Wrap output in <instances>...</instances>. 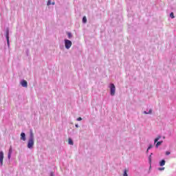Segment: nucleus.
<instances>
[{
	"label": "nucleus",
	"mask_w": 176,
	"mask_h": 176,
	"mask_svg": "<svg viewBox=\"0 0 176 176\" xmlns=\"http://www.w3.org/2000/svg\"><path fill=\"white\" fill-rule=\"evenodd\" d=\"M116 91V87L114 84L110 85V94L111 96H115V93Z\"/></svg>",
	"instance_id": "f257e3e1"
},
{
	"label": "nucleus",
	"mask_w": 176,
	"mask_h": 176,
	"mask_svg": "<svg viewBox=\"0 0 176 176\" xmlns=\"http://www.w3.org/2000/svg\"><path fill=\"white\" fill-rule=\"evenodd\" d=\"M65 46L67 49H69L72 46V42L69 40H65Z\"/></svg>",
	"instance_id": "f03ea898"
},
{
	"label": "nucleus",
	"mask_w": 176,
	"mask_h": 176,
	"mask_svg": "<svg viewBox=\"0 0 176 176\" xmlns=\"http://www.w3.org/2000/svg\"><path fill=\"white\" fill-rule=\"evenodd\" d=\"M34 140L32 139H29L28 142V148H29V149H31V148L34 147Z\"/></svg>",
	"instance_id": "7ed1b4c3"
},
{
	"label": "nucleus",
	"mask_w": 176,
	"mask_h": 176,
	"mask_svg": "<svg viewBox=\"0 0 176 176\" xmlns=\"http://www.w3.org/2000/svg\"><path fill=\"white\" fill-rule=\"evenodd\" d=\"M0 163L1 165H3V151L0 152Z\"/></svg>",
	"instance_id": "20e7f679"
},
{
	"label": "nucleus",
	"mask_w": 176,
	"mask_h": 176,
	"mask_svg": "<svg viewBox=\"0 0 176 176\" xmlns=\"http://www.w3.org/2000/svg\"><path fill=\"white\" fill-rule=\"evenodd\" d=\"M21 86H23V87H27L28 83L27 82V80H23L21 82Z\"/></svg>",
	"instance_id": "39448f33"
},
{
	"label": "nucleus",
	"mask_w": 176,
	"mask_h": 176,
	"mask_svg": "<svg viewBox=\"0 0 176 176\" xmlns=\"http://www.w3.org/2000/svg\"><path fill=\"white\" fill-rule=\"evenodd\" d=\"M6 38L7 39L8 45H9V30L8 29L6 31Z\"/></svg>",
	"instance_id": "423d86ee"
},
{
	"label": "nucleus",
	"mask_w": 176,
	"mask_h": 176,
	"mask_svg": "<svg viewBox=\"0 0 176 176\" xmlns=\"http://www.w3.org/2000/svg\"><path fill=\"white\" fill-rule=\"evenodd\" d=\"M21 140H22V141H25V133H21Z\"/></svg>",
	"instance_id": "0eeeda50"
},
{
	"label": "nucleus",
	"mask_w": 176,
	"mask_h": 176,
	"mask_svg": "<svg viewBox=\"0 0 176 176\" xmlns=\"http://www.w3.org/2000/svg\"><path fill=\"white\" fill-rule=\"evenodd\" d=\"M166 164V161L164 160H162L160 162V166L161 167H163V166H164Z\"/></svg>",
	"instance_id": "6e6552de"
},
{
	"label": "nucleus",
	"mask_w": 176,
	"mask_h": 176,
	"mask_svg": "<svg viewBox=\"0 0 176 176\" xmlns=\"http://www.w3.org/2000/svg\"><path fill=\"white\" fill-rule=\"evenodd\" d=\"M29 140H34V133H32V130H30V135Z\"/></svg>",
	"instance_id": "1a4fd4ad"
},
{
	"label": "nucleus",
	"mask_w": 176,
	"mask_h": 176,
	"mask_svg": "<svg viewBox=\"0 0 176 176\" xmlns=\"http://www.w3.org/2000/svg\"><path fill=\"white\" fill-rule=\"evenodd\" d=\"M161 144H163V141L157 142V144H155L156 148H159Z\"/></svg>",
	"instance_id": "9d476101"
},
{
	"label": "nucleus",
	"mask_w": 176,
	"mask_h": 176,
	"mask_svg": "<svg viewBox=\"0 0 176 176\" xmlns=\"http://www.w3.org/2000/svg\"><path fill=\"white\" fill-rule=\"evenodd\" d=\"M68 142L69 145H74V142L72 141V139L69 138Z\"/></svg>",
	"instance_id": "9b49d317"
},
{
	"label": "nucleus",
	"mask_w": 176,
	"mask_h": 176,
	"mask_svg": "<svg viewBox=\"0 0 176 176\" xmlns=\"http://www.w3.org/2000/svg\"><path fill=\"white\" fill-rule=\"evenodd\" d=\"M161 138H162L161 136H158L157 138H156L154 140L155 144H156V142H157L159 141V140Z\"/></svg>",
	"instance_id": "f8f14e48"
},
{
	"label": "nucleus",
	"mask_w": 176,
	"mask_h": 176,
	"mask_svg": "<svg viewBox=\"0 0 176 176\" xmlns=\"http://www.w3.org/2000/svg\"><path fill=\"white\" fill-rule=\"evenodd\" d=\"M82 23H87V19L86 18V16H83V18H82Z\"/></svg>",
	"instance_id": "ddd939ff"
},
{
	"label": "nucleus",
	"mask_w": 176,
	"mask_h": 176,
	"mask_svg": "<svg viewBox=\"0 0 176 176\" xmlns=\"http://www.w3.org/2000/svg\"><path fill=\"white\" fill-rule=\"evenodd\" d=\"M13 152V148L12 147H10V149H9V151H8V153H11Z\"/></svg>",
	"instance_id": "4468645a"
},
{
	"label": "nucleus",
	"mask_w": 176,
	"mask_h": 176,
	"mask_svg": "<svg viewBox=\"0 0 176 176\" xmlns=\"http://www.w3.org/2000/svg\"><path fill=\"white\" fill-rule=\"evenodd\" d=\"M144 113H145V115H148V113H152V109H150V110L148 111V113L146 112V111H144Z\"/></svg>",
	"instance_id": "2eb2a0df"
},
{
	"label": "nucleus",
	"mask_w": 176,
	"mask_h": 176,
	"mask_svg": "<svg viewBox=\"0 0 176 176\" xmlns=\"http://www.w3.org/2000/svg\"><path fill=\"white\" fill-rule=\"evenodd\" d=\"M170 17H171V19H174V13L173 12H171L170 14Z\"/></svg>",
	"instance_id": "dca6fc26"
},
{
	"label": "nucleus",
	"mask_w": 176,
	"mask_h": 176,
	"mask_svg": "<svg viewBox=\"0 0 176 176\" xmlns=\"http://www.w3.org/2000/svg\"><path fill=\"white\" fill-rule=\"evenodd\" d=\"M123 176H128V175H127V170H125L124 171Z\"/></svg>",
	"instance_id": "f3484780"
},
{
	"label": "nucleus",
	"mask_w": 176,
	"mask_h": 176,
	"mask_svg": "<svg viewBox=\"0 0 176 176\" xmlns=\"http://www.w3.org/2000/svg\"><path fill=\"white\" fill-rule=\"evenodd\" d=\"M47 6L52 5V1L49 0V1H47Z\"/></svg>",
	"instance_id": "a211bd4d"
},
{
	"label": "nucleus",
	"mask_w": 176,
	"mask_h": 176,
	"mask_svg": "<svg viewBox=\"0 0 176 176\" xmlns=\"http://www.w3.org/2000/svg\"><path fill=\"white\" fill-rule=\"evenodd\" d=\"M153 146H152V144H150L149 146L148 147V151H149V149H151V148H152Z\"/></svg>",
	"instance_id": "6ab92c4d"
},
{
	"label": "nucleus",
	"mask_w": 176,
	"mask_h": 176,
	"mask_svg": "<svg viewBox=\"0 0 176 176\" xmlns=\"http://www.w3.org/2000/svg\"><path fill=\"white\" fill-rule=\"evenodd\" d=\"M170 151H166V155L167 156H168V155H170Z\"/></svg>",
	"instance_id": "aec40b11"
},
{
	"label": "nucleus",
	"mask_w": 176,
	"mask_h": 176,
	"mask_svg": "<svg viewBox=\"0 0 176 176\" xmlns=\"http://www.w3.org/2000/svg\"><path fill=\"white\" fill-rule=\"evenodd\" d=\"M69 38H71L72 36V34L71 33H68Z\"/></svg>",
	"instance_id": "412c9836"
},
{
	"label": "nucleus",
	"mask_w": 176,
	"mask_h": 176,
	"mask_svg": "<svg viewBox=\"0 0 176 176\" xmlns=\"http://www.w3.org/2000/svg\"><path fill=\"white\" fill-rule=\"evenodd\" d=\"M77 120H78V122L82 120V118L79 117L78 118H77Z\"/></svg>",
	"instance_id": "4be33fe9"
},
{
	"label": "nucleus",
	"mask_w": 176,
	"mask_h": 176,
	"mask_svg": "<svg viewBox=\"0 0 176 176\" xmlns=\"http://www.w3.org/2000/svg\"><path fill=\"white\" fill-rule=\"evenodd\" d=\"M12 155V153H8V159H10V156Z\"/></svg>",
	"instance_id": "5701e85b"
},
{
	"label": "nucleus",
	"mask_w": 176,
	"mask_h": 176,
	"mask_svg": "<svg viewBox=\"0 0 176 176\" xmlns=\"http://www.w3.org/2000/svg\"><path fill=\"white\" fill-rule=\"evenodd\" d=\"M50 176H54V173L51 172V173H50Z\"/></svg>",
	"instance_id": "b1692460"
},
{
	"label": "nucleus",
	"mask_w": 176,
	"mask_h": 176,
	"mask_svg": "<svg viewBox=\"0 0 176 176\" xmlns=\"http://www.w3.org/2000/svg\"><path fill=\"white\" fill-rule=\"evenodd\" d=\"M160 171H162V170H164V168H159Z\"/></svg>",
	"instance_id": "393cba45"
},
{
	"label": "nucleus",
	"mask_w": 176,
	"mask_h": 176,
	"mask_svg": "<svg viewBox=\"0 0 176 176\" xmlns=\"http://www.w3.org/2000/svg\"><path fill=\"white\" fill-rule=\"evenodd\" d=\"M151 156H152V155H151L149 156V157H148L149 162H151V161H152L151 159Z\"/></svg>",
	"instance_id": "a878e982"
},
{
	"label": "nucleus",
	"mask_w": 176,
	"mask_h": 176,
	"mask_svg": "<svg viewBox=\"0 0 176 176\" xmlns=\"http://www.w3.org/2000/svg\"><path fill=\"white\" fill-rule=\"evenodd\" d=\"M76 127H77V128H78V127H79V125H78V124H76Z\"/></svg>",
	"instance_id": "bb28decb"
},
{
	"label": "nucleus",
	"mask_w": 176,
	"mask_h": 176,
	"mask_svg": "<svg viewBox=\"0 0 176 176\" xmlns=\"http://www.w3.org/2000/svg\"><path fill=\"white\" fill-rule=\"evenodd\" d=\"M146 152L148 153V152H149V150H148V148H147V151H146Z\"/></svg>",
	"instance_id": "cd10ccee"
},
{
	"label": "nucleus",
	"mask_w": 176,
	"mask_h": 176,
	"mask_svg": "<svg viewBox=\"0 0 176 176\" xmlns=\"http://www.w3.org/2000/svg\"><path fill=\"white\" fill-rule=\"evenodd\" d=\"M54 3H55L54 2H52V5H54Z\"/></svg>",
	"instance_id": "c85d7f7f"
}]
</instances>
